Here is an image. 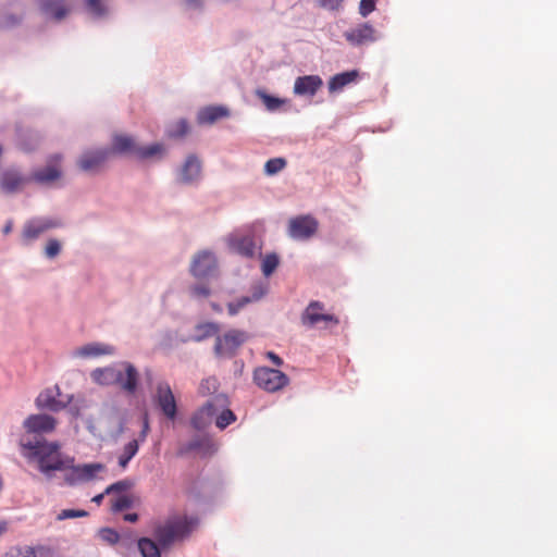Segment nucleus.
<instances>
[{
  "mask_svg": "<svg viewBox=\"0 0 557 557\" xmlns=\"http://www.w3.org/2000/svg\"><path fill=\"white\" fill-rule=\"evenodd\" d=\"M21 446L29 451L28 457L37 459L39 470L46 475L52 471L67 470L74 462L72 458L61 454L57 442L21 440Z\"/></svg>",
  "mask_w": 557,
  "mask_h": 557,
  "instance_id": "obj_1",
  "label": "nucleus"
},
{
  "mask_svg": "<svg viewBox=\"0 0 557 557\" xmlns=\"http://www.w3.org/2000/svg\"><path fill=\"white\" fill-rule=\"evenodd\" d=\"M198 524V519L186 515L169 517L163 523L156 527L153 535L163 549L170 548L176 541L190 535Z\"/></svg>",
  "mask_w": 557,
  "mask_h": 557,
  "instance_id": "obj_2",
  "label": "nucleus"
},
{
  "mask_svg": "<svg viewBox=\"0 0 557 557\" xmlns=\"http://www.w3.org/2000/svg\"><path fill=\"white\" fill-rule=\"evenodd\" d=\"M247 332L232 329L215 337L213 351L218 358H233L248 341Z\"/></svg>",
  "mask_w": 557,
  "mask_h": 557,
  "instance_id": "obj_3",
  "label": "nucleus"
},
{
  "mask_svg": "<svg viewBox=\"0 0 557 557\" xmlns=\"http://www.w3.org/2000/svg\"><path fill=\"white\" fill-rule=\"evenodd\" d=\"M230 401L225 394H216L210 398L191 418V424L197 430H202L209 425L214 418L228 407Z\"/></svg>",
  "mask_w": 557,
  "mask_h": 557,
  "instance_id": "obj_4",
  "label": "nucleus"
},
{
  "mask_svg": "<svg viewBox=\"0 0 557 557\" xmlns=\"http://www.w3.org/2000/svg\"><path fill=\"white\" fill-rule=\"evenodd\" d=\"M255 383L262 389L274 393L288 385V376L280 370L259 367L253 372Z\"/></svg>",
  "mask_w": 557,
  "mask_h": 557,
  "instance_id": "obj_5",
  "label": "nucleus"
},
{
  "mask_svg": "<svg viewBox=\"0 0 557 557\" xmlns=\"http://www.w3.org/2000/svg\"><path fill=\"white\" fill-rule=\"evenodd\" d=\"M300 321L304 326L308 329L317 327L323 324L324 327L329 325H337L338 319L334 314L324 312V304L318 300H312L301 313Z\"/></svg>",
  "mask_w": 557,
  "mask_h": 557,
  "instance_id": "obj_6",
  "label": "nucleus"
},
{
  "mask_svg": "<svg viewBox=\"0 0 557 557\" xmlns=\"http://www.w3.org/2000/svg\"><path fill=\"white\" fill-rule=\"evenodd\" d=\"M153 400L162 413L170 420H174L177 413V406L171 386L166 382H159L156 387Z\"/></svg>",
  "mask_w": 557,
  "mask_h": 557,
  "instance_id": "obj_7",
  "label": "nucleus"
},
{
  "mask_svg": "<svg viewBox=\"0 0 557 557\" xmlns=\"http://www.w3.org/2000/svg\"><path fill=\"white\" fill-rule=\"evenodd\" d=\"M318 231V221L310 215H299L289 220L288 235L294 239H309Z\"/></svg>",
  "mask_w": 557,
  "mask_h": 557,
  "instance_id": "obj_8",
  "label": "nucleus"
},
{
  "mask_svg": "<svg viewBox=\"0 0 557 557\" xmlns=\"http://www.w3.org/2000/svg\"><path fill=\"white\" fill-rule=\"evenodd\" d=\"M111 156L110 149H97L85 151L78 159V168L83 172L97 173L106 165Z\"/></svg>",
  "mask_w": 557,
  "mask_h": 557,
  "instance_id": "obj_9",
  "label": "nucleus"
},
{
  "mask_svg": "<svg viewBox=\"0 0 557 557\" xmlns=\"http://www.w3.org/2000/svg\"><path fill=\"white\" fill-rule=\"evenodd\" d=\"M61 223L57 220L49 218H34L24 224L22 231V239L28 244L37 239L45 232L59 227Z\"/></svg>",
  "mask_w": 557,
  "mask_h": 557,
  "instance_id": "obj_10",
  "label": "nucleus"
},
{
  "mask_svg": "<svg viewBox=\"0 0 557 557\" xmlns=\"http://www.w3.org/2000/svg\"><path fill=\"white\" fill-rule=\"evenodd\" d=\"M103 469L104 466L102 463H86L81 466L71 463V467L67 468L70 472L65 474L64 479L70 485H75L94 480Z\"/></svg>",
  "mask_w": 557,
  "mask_h": 557,
  "instance_id": "obj_11",
  "label": "nucleus"
},
{
  "mask_svg": "<svg viewBox=\"0 0 557 557\" xmlns=\"http://www.w3.org/2000/svg\"><path fill=\"white\" fill-rule=\"evenodd\" d=\"M32 180L21 173L17 169H7L0 175V188L4 194L11 195L20 193L26 184Z\"/></svg>",
  "mask_w": 557,
  "mask_h": 557,
  "instance_id": "obj_12",
  "label": "nucleus"
},
{
  "mask_svg": "<svg viewBox=\"0 0 557 557\" xmlns=\"http://www.w3.org/2000/svg\"><path fill=\"white\" fill-rule=\"evenodd\" d=\"M120 368H117L119 379L115 381L114 385H117L122 391L127 394H135L138 386L139 373L134 364L129 362H121Z\"/></svg>",
  "mask_w": 557,
  "mask_h": 557,
  "instance_id": "obj_13",
  "label": "nucleus"
},
{
  "mask_svg": "<svg viewBox=\"0 0 557 557\" xmlns=\"http://www.w3.org/2000/svg\"><path fill=\"white\" fill-rule=\"evenodd\" d=\"M345 39L352 46H361L377 40L376 30L368 23H362L344 33Z\"/></svg>",
  "mask_w": 557,
  "mask_h": 557,
  "instance_id": "obj_14",
  "label": "nucleus"
},
{
  "mask_svg": "<svg viewBox=\"0 0 557 557\" xmlns=\"http://www.w3.org/2000/svg\"><path fill=\"white\" fill-rule=\"evenodd\" d=\"M55 425L57 420L48 414H30L23 422L25 431L29 434L51 433Z\"/></svg>",
  "mask_w": 557,
  "mask_h": 557,
  "instance_id": "obj_15",
  "label": "nucleus"
},
{
  "mask_svg": "<svg viewBox=\"0 0 557 557\" xmlns=\"http://www.w3.org/2000/svg\"><path fill=\"white\" fill-rule=\"evenodd\" d=\"M216 268V259L213 253L209 251H202L194 257L190 265V273L197 277L210 276Z\"/></svg>",
  "mask_w": 557,
  "mask_h": 557,
  "instance_id": "obj_16",
  "label": "nucleus"
},
{
  "mask_svg": "<svg viewBox=\"0 0 557 557\" xmlns=\"http://www.w3.org/2000/svg\"><path fill=\"white\" fill-rule=\"evenodd\" d=\"M61 161V154L51 156L49 158L47 166L45 169L35 171L32 174V180L40 184H47L60 178L62 175L60 169Z\"/></svg>",
  "mask_w": 557,
  "mask_h": 557,
  "instance_id": "obj_17",
  "label": "nucleus"
},
{
  "mask_svg": "<svg viewBox=\"0 0 557 557\" xmlns=\"http://www.w3.org/2000/svg\"><path fill=\"white\" fill-rule=\"evenodd\" d=\"M322 85L323 81L319 75L300 76L295 81L294 94L298 96H314Z\"/></svg>",
  "mask_w": 557,
  "mask_h": 557,
  "instance_id": "obj_18",
  "label": "nucleus"
},
{
  "mask_svg": "<svg viewBox=\"0 0 557 557\" xmlns=\"http://www.w3.org/2000/svg\"><path fill=\"white\" fill-rule=\"evenodd\" d=\"M59 394L58 386L41 392L36 398V406L39 409H47L54 412L62 410L65 408L66 404L57 398Z\"/></svg>",
  "mask_w": 557,
  "mask_h": 557,
  "instance_id": "obj_19",
  "label": "nucleus"
},
{
  "mask_svg": "<svg viewBox=\"0 0 557 557\" xmlns=\"http://www.w3.org/2000/svg\"><path fill=\"white\" fill-rule=\"evenodd\" d=\"M114 347L102 343H89L82 347H78L74 351V356L88 359L96 358L99 356L113 355Z\"/></svg>",
  "mask_w": 557,
  "mask_h": 557,
  "instance_id": "obj_20",
  "label": "nucleus"
},
{
  "mask_svg": "<svg viewBox=\"0 0 557 557\" xmlns=\"http://www.w3.org/2000/svg\"><path fill=\"white\" fill-rule=\"evenodd\" d=\"M201 173V163L194 154L187 157L182 166L180 181L184 184H190L197 181Z\"/></svg>",
  "mask_w": 557,
  "mask_h": 557,
  "instance_id": "obj_21",
  "label": "nucleus"
},
{
  "mask_svg": "<svg viewBox=\"0 0 557 557\" xmlns=\"http://www.w3.org/2000/svg\"><path fill=\"white\" fill-rule=\"evenodd\" d=\"M40 9L45 14L57 21L64 18L71 10L67 0H42L40 2Z\"/></svg>",
  "mask_w": 557,
  "mask_h": 557,
  "instance_id": "obj_22",
  "label": "nucleus"
},
{
  "mask_svg": "<svg viewBox=\"0 0 557 557\" xmlns=\"http://www.w3.org/2000/svg\"><path fill=\"white\" fill-rule=\"evenodd\" d=\"M92 381L99 385H114L119 379L117 367L110 366L104 368H97L91 373Z\"/></svg>",
  "mask_w": 557,
  "mask_h": 557,
  "instance_id": "obj_23",
  "label": "nucleus"
},
{
  "mask_svg": "<svg viewBox=\"0 0 557 557\" xmlns=\"http://www.w3.org/2000/svg\"><path fill=\"white\" fill-rule=\"evenodd\" d=\"M227 115L228 110L224 107H207L199 111L197 119L200 124H212Z\"/></svg>",
  "mask_w": 557,
  "mask_h": 557,
  "instance_id": "obj_24",
  "label": "nucleus"
},
{
  "mask_svg": "<svg viewBox=\"0 0 557 557\" xmlns=\"http://www.w3.org/2000/svg\"><path fill=\"white\" fill-rule=\"evenodd\" d=\"M264 293L265 292H264L263 287L259 286V287L255 288L252 296H244L234 302H230L227 305L228 314L236 315L248 304H250L252 301H258L259 299H261L262 296L264 295Z\"/></svg>",
  "mask_w": 557,
  "mask_h": 557,
  "instance_id": "obj_25",
  "label": "nucleus"
},
{
  "mask_svg": "<svg viewBox=\"0 0 557 557\" xmlns=\"http://www.w3.org/2000/svg\"><path fill=\"white\" fill-rule=\"evenodd\" d=\"M137 145L134 139L126 135H115L112 140L111 154L116 153H132L135 154Z\"/></svg>",
  "mask_w": 557,
  "mask_h": 557,
  "instance_id": "obj_26",
  "label": "nucleus"
},
{
  "mask_svg": "<svg viewBox=\"0 0 557 557\" xmlns=\"http://www.w3.org/2000/svg\"><path fill=\"white\" fill-rule=\"evenodd\" d=\"M219 332L220 326L214 322L199 323L195 326V334L190 337V341L199 343L212 336L216 337Z\"/></svg>",
  "mask_w": 557,
  "mask_h": 557,
  "instance_id": "obj_27",
  "label": "nucleus"
},
{
  "mask_svg": "<svg viewBox=\"0 0 557 557\" xmlns=\"http://www.w3.org/2000/svg\"><path fill=\"white\" fill-rule=\"evenodd\" d=\"M358 76L357 71L343 72L334 75L329 82L330 92L338 91L352 83Z\"/></svg>",
  "mask_w": 557,
  "mask_h": 557,
  "instance_id": "obj_28",
  "label": "nucleus"
},
{
  "mask_svg": "<svg viewBox=\"0 0 557 557\" xmlns=\"http://www.w3.org/2000/svg\"><path fill=\"white\" fill-rule=\"evenodd\" d=\"M138 549L143 557H161L163 548L151 539L143 537L138 541Z\"/></svg>",
  "mask_w": 557,
  "mask_h": 557,
  "instance_id": "obj_29",
  "label": "nucleus"
},
{
  "mask_svg": "<svg viewBox=\"0 0 557 557\" xmlns=\"http://www.w3.org/2000/svg\"><path fill=\"white\" fill-rule=\"evenodd\" d=\"M164 153V146L161 144H153L147 147H138L135 156L140 160L150 159L153 157H162Z\"/></svg>",
  "mask_w": 557,
  "mask_h": 557,
  "instance_id": "obj_30",
  "label": "nucleus"
},
{
  "mask_svg": "<svg viewBox=\"0 0 557 557\" xmlns=\"http://www.w3.org/2000/svg\"><path fill=\"white\" fill-rule=\"evenodd\" d=\"M234 249L239 255L251 258L256 252V244L251 237H243L234 243Z\"/></svg>",
  "mask_w": 557,
  "mask_h": 557,
  "instance_id": "obj_31",
  "label": "nucleus"
},
{
  "mask_svg": "<svg viewBox=\"0 0 557 557\" xmlns=\"http://www.w3.org/2000/svg\"><path fill=\"white\" fill-rule=\"evenodd\" d=\"M139 448L138 440H133L128 442L124 448L123 453L119 457V465L122 468H126L131 459L137 454Z\"/></svg>",
  "mask_w": 557,
  "mask_h": 557,
  "instance_id": "obj_32",
  "label": "nucleus"
},
{
  "mask_svg": "<svg viewBox=\"0 0 557 557\" xmlns=\"http://www.w3.org/2000/svg\"><path fill=\"white\" fill-rule=\"evenodd\" d=\"M257 95L262 100L263 104L265 106V108L269 111H275V110L280 109L285 102L284 99H281V98L274 97V96H270L262 90H258Z\"/></svg>",
  "mask_w": 557,
  "mask_h": 557,
  "instance_id": "obj_33",
  "label": "nucleus"
},
{
  "mask_svg": "<svg viewBox=\"0 0 557 557\" xmlns=\"http://www.w3.org/2000/svg\"><path fill=\"white\" fill-rule=\"evenodd\" d=\"M287 162L284 158H273L265 162L264 173L267 175H275L285 169Z\"/></svg>",
  "mask_w": 557,
  "mask_h": 557,
  "instance_id": "obj_34",
  "label": "nucleus"
},
{
  "mask_svg": "<svg viewBox=\"0 0 557 557\" xmlns=\"http://www.w3.org/2000/svg\"><path fill=\"white\" fill-rule=\"evenodd\" d=\"M219 388V381L214 376L203 379L199 385V393L202 396L213 395Z\"/></svg>",
  "mask_w": 557,
  "mask_h": 557,
  "instance_id": "obj_35",
  "label": "nucleus"
},
{
  "mask_svg": "<svg viewBox=\"0 0 557 557\" xmlns=\"http://www.w3.org/2000/svg\"><path fill=\"white\" fill-rule=\"evenodd\" d=\"M236 420V416L228 408L224 407L223 410L216 416L215 425L223 430Z\"/></svg>",
  "mask_w": 557,
  "mask_h": 557,
  "instance_id": "obj_36",
  "label": "nucleus"
},
{
  "mask_svg": "<svg viewBox=\"0 0 557 557\" xmlns=\"http://www.w3.org/2000/svg\"><path fill=\"white\" fill-rule=\"evenodd\" d=\"M189 131L186 120L177 121L172 127L166 131V135L170 138H182Z\"/></svg>",
  "mask_w": 557,
  "mask_h": 557,
  "instance_id": "obj_37",
  "label": "nucleus"
},
{
  "mask_svg": "<svg viewBox=\"0 0 557 557\" xmlns=\"http://www.w3.org/2000/svg\"><path fill=\"white\" fill-rule=\"evenodd\" d=\"M22 20V16H15L10 14L5 10H0V29H5L17 25Z\"/></svg>",
  "mask_w": 557,
  "mask_h": 557,
  "instance_id": "obj_38",
  "label": "nucleus"
},
{
  "mask_svg": "<svg viewBox=\"0 0 557 557\" xmlns=\"http://www.w3.org/2000/svg\"><path fill=\"white\" fill-rule=\"evenodd\" d=\"M3 557H36V550L34 547H11Z\"/></svg>",
  "mask_w": 557,
  "mask_h": 557,
  "instance_id": "obj_39",
  "label": "nucleus"
},
{
  "mask_svg": "<svg viewBox=\"0 0 557 557\" xmlns=\"http://www.w3.org/2000/svg\"><path fill=\"white\" fill-rule=\"evenodd\" d=\"M278 265V257L275 253H269L262 261V273L265 276L271 275Z\"/></svg>",
  "mask_w": 557,
  "mask_h": 557,
  "instance_id": "obj_40",
  "label": "nucleus"
},
{
  "mask_svg": "<svg viewBox=\"0 0 557 557\" xmlns=\"http://www.w3.org/2000/svg\"><path fill=\"white\" fill-rule=\"evenodd\" d=\"M133 500L131 496L121 494L116 498L112 499L111 509L114 512L122 511L124 509H127L132 506Z\"/></svg>",
  "mask_w": 557,
  "mask_h": 557,
  "instance_id": "obj_41",
  "label": "nucleus"
},
{
  "mask_svg": "<svg viewBox=\"0 0 557 557\" xmlns=\"http://www.w3.org/2000/svg\"><path fill=\"white\" fill-rule=\"evenodd\" d=\"M88 516V512L83 509H63L58 516L57 520L62 521L65 519L82 518Z\"/></svg>",
  "mask_w": 557,
  "mask_h": 557,
  "instance_id": "obj_42",
  "label": "nucleus"
},
{
  "mask_svg": "<svg viewBox=\"0 0 557 557\" xmlns=\"http://www.w3.org/2000/svg\"><path fill=\"white\" fill-rule=\"evenodd\" d=\"M60 251H61L60 242L54 238L49 239L46 245V248H45L46 256L48 258L52 259V258L57 257L60 253Z\"/></svg>",
  "mask_w": 557,
  "mask_h": 557,
  "instance_id": "obj_43",
  "label": "nucleus"
},
{
  "mask_svg": "<svg viewBox=\"0 0 557 557\" xmlns=\"http://www.w3.org/2000/svg\"><path fill=\"white\" fill-rule=\"evenodd\" d=\"M86 1V5L88 8V10L97 15V16H101L106 13V7L103 5L102 1L101 0H85Z\"/></svg>",
  "mask_w": 557,
  "mask_h": 557,
  "instance_id": "obj_44",
  "label": "nucleus"
},
{
  "mask_svg": "<svg viewBox=\"0 0 557 557\" xmlns=\"http://www.w3.org/2000/svg\"><path fill=\"white\" fill-rule=\"evenodd\" d=\"M131 486H132V484L126 480L119 481V482H115V483L109 485L106 488V493L108 495H111L112 493H122V492L128 490Z\"/></svg>",
  "mask_w": 557,
  "mask_h": 557,
  "instance_id": "obj_45",
  "label": "nucleus"
},
{
  "mask_svg": "<svg viewBox=\"0 0 557 557\" xmlns=\"http://www.w3.org/2000/svg\"><path fill=\"white\" fill-rule=\"evenodd\" d=\"M376 0H361L359 5V13L366 17L375 10Z\"/></svg>",
  "mask_w": 557,
  "mask_h": 557,
  "instance_id": "obj_46",
  "label": "nucleus"
},
{
  "mask_svg": "<svg viewBox=\"0 0 557 557\" xmlns=\"http://www.w3.org/2000/svg\"><path fill=\"white\" fill-rule=\"evenodd\" d=\"M194 297L206 298L210 295V288L207 285H195L190 289Z\"/></svg>",
  "mask_w": 557,
  "mask_h": 557,
  "instance_id": "obj_47",
  "label": "nucleus"
},
{
  "mask_svg": "<svg viewBox=\"0 0 557 557\" xmlns=\"http://www.w3.org/2000/svg\"><path fill=\"white\" fill-rule=\"evenodd\" d=\"M101 536L104 541L109 542L110 544H115L120 539L119 533L112 529L101 530Z\"/></svg>",
  "mask_w": 557,
  "mask_h": 557,
  "instance_id": "obj_48",
  "label": "nucleus"
},
{
  "mask_svg": "<svg viewBox=\"0 0 557 557\" xmlns=\"http://www.w3.org/2000/svg\"><path fill=\"white\" fill-rule=\"evenodd\" d=\"M344 0H318L319 4L329 10H337Z\"/></svg>",
  "mask_w": 557,
  "mask_h": 557,
  "instance_id": "obj_49",
  "label": "nucleus"
},
{
  "mask_svg": "<svg viewBox=\"0 0 557 557\" xmlns=\"http://www.w3.org/2000/svg\"><path fill=\"white\" fill-rule=\"evenodd\" d=\"M36 550V557H53L52 549L45 547V546H38L35 548Z\"/></svg>",
  "mask_w": 557,
  "mask_h": 557,
  "instance_id": "obj_50",
  "label": "nucleus"
},
{
  "mask_svg": "<svg viewBox=\"0 0 557 557\" xmlns=\"http://www.w3.org/2000/svg\"><path fill=\"white\" fill-rule=\"evenodd\" d=\"M267 357L277 367L283 364L282 358L273 351H268Z\"/></svg>",
  "mask_w": 557,
  "mask_h": 557,
  "instance_id": "obj_51",
  "label": "nucleus"
},
{
  "mask_svg": "<svg viewBox=\"0 0 557 557\" xmlns=\"http://www.w3.org/2000/svg\"><path fill=\"white\" fill-rule=\"evenodd\" d=\"M148 431H149V422H148V418L145 417V420H144V425H143V430H141V433H140V441H145L147 434H148Z\"/></svg>",
  "mask_w": 557,
  "mask_h": 557,
  "instance_id": "obj_52",
  "label": "nucleus"
},
{
  "mask_svg": "<svg viewBox=\"0 0 557 557\" xmlns=\"http://www.w3.org/2000/svg\"><path fill=\"white\" fill-rule=\"evenodd\" d=\"M106 495H108V494H107V493H106V491H104V492H102V493H100V494H98V495L94 496L91 500H92L94 503H96L97 505H100V504L102 503V500H103V498H104V496H106Z\"/></svg>",
  "mask_w": 557,
  "mask_h": 557,
  "instance_id": "obj_53",
  "label": "nucleus"
},
{
  "mask_svg": "<svg viewBox=\"0 0 557 557\" xmlns=\"http://www.w3.org/2000/svg\"><path fill=\"white\" fill-rule=\"evenodd\" d=\"M124 520L128 521V522H136L138 520V515L137 513H126L124 516Z\"/></svg>",
  "mask_w": 557,
  "mask_h": 557,
  "instance_id": "obj_54",
  "label": "nucleus"
},
{
  "mask_svg": "<svg viewBox=\"0 0 557 557\" xmlns=\"http://www.w3.org/2000/svg\"><path fill=\"white\" fill-rule=\"evenodd\" d=\"M12 221H8L7 224L3 227V233L7 235L12 231Z\"/></svg>",
  "mask_w": 557,
  "mask_h": 557,
  "instance_id": "obj_55",
  "label": "nucleus"
},
{
  "mask_svg": "<svg viewBox=\"0 0 557 557\" xmlns=\"http://www.w3.org/2000/svg\"><path fill=\"white\" fill-rule=\"evenodd\" d=\"M187 4L193 8H197L200 5V0H186Z\"/></svg>",
  "mask_w": 557,
  "mask_h": 557,
  "instance_id": "obj_56",
  "label": "nucleus"
},
{
  "mask_svg": "<svg viewBox=\"0 0 557 557\" xmlns=\"http://www.w3.org/2000/svg\"><path fill=\"white\" fill-rule=\"evenodd\" d=\"M211 307L215 312H222V308L220 305L212 302Z\"/></svg>",
  "mask_w": 557,
  "mask_h": 557,
  "instance_id": "obj_57",
  "label": "nucleus"
},
{
  "mask_svg": "<svg viewBox=\"0 0 557 557\" xmlns=\"http://www.w3.org/2000/svg\"><path fill=\"white\" fill-rule=\"evenodd\" d=\"M5 530V524H0V533Z\"/></svg>",
  "mask_w": 557,
  "mask_h": 557,
  "instance_id": "obj_58",
  "label": "nucleus"
}]
</instances>
